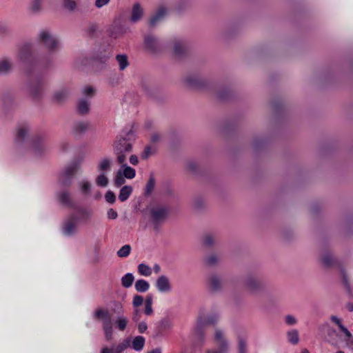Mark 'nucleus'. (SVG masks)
Returning a JSON list of instances; mask_svg holds the SVG:
<instances>
[{
    "label": "nucleus",
    "instance_id": "nucleus-36",
    "mask_svg": "<svg viewBox=\"0 0 353 353\" xmlns=\"http://www.w3.org/2000/svg\"><path fill=\"white\" fill-rule=\"evenodd\" d=\"M238 341V353H247V341L246 339L239 336L237 338Z\"/></svg>",
    "mask_w": 353,
    "mask_h": 353
},
{
    "label": "nucleus",
    "instance_id": "nucleus-64",
    "mask_svg": "<svg viewBox=\"0 0 353 353\" xmlns=\"http://www.w3.org/2000/svg\"><path fill=\"white\" fill-rule=\"evenodd\" d=\"M100 353H114V349L112 347L109 348L108 347H105L101 350Z\"/></svg>",
    "mask_w": 353,
    "mask_h": 353
},
{
    "label": "nucleus",
    "instance_id": "nucleus-18",
    "mask_svg": "<svg viewBox=\"0 0 353 353\" xmlns=\"http://www.w3.org/2000/svg\"><path fill=\"white\" fill-rule=\"evenodd\" d=\"M246 286L250 291L256 292L259 290L261 286V282L253 276L248 277L246 280Z\"/></svg>",
    "mask_w": 353,
    "mask_h": 353
},
{
    "label": "nucleus",
    "instance_id": "nucleus-10",
    "mask_svg": "<svg viewBox=\"0 0 353 353\" xmlns=\"http://www.w3.org/2000/svg\"><path fill=\"white\" fill-rule=\"evenodd\" d=\"M172 327L171 321L168 319L161 320L155 329V336H161Z\"/></svg>",
    "mask_w": 353,
    "mask_h": 353
},
{
    "label": "nucleus",
    "instance_id": "nucleus-7",
    "mask_svg": "<svg viewBox=\"0 0 353 353\" xmlns=\"http://www.w3.org/2000/svg\"><path fill=\"white\" fill-rule=\"evenodd\" d=\"M79 221L75 214H70L63 222L62 231L65 236H72L77 231Z\"/></svg>",
    "mask_w": 353,
    "mask_h": 353
},
{
    "label": "nucleus",
    "instance_id": "nucleus-59",
    "mask_svg": "<svg viewBox=\"0 0 353 353\" xmlns=\"http://www.w3.org/2000/svg\"><path fill=\"white\" fill-rule=\"evenodd\" d=\"M107 215L108 217L110 219H115L118 216L117 212L112 208L108 210Z\"/></svg>",
    "mask_w": 353,
    "mask_h": 353
},
{
    "label": "nucleus",
    "instance_id": "nucleus-27",
    "mask_svg": "<svg viewBox=\"0 0 353 353\" xmlns=\"http://www.w3.org/2000/svg\"><path fill=\"white\" fill-rule=\"evenodd\" d=\"M208 283L212 291H218L221 289V284L220 280L216 275H212L209 278Z\"/></svg>",
    "mask_w": 353,
    "mask_h": 353
},
{
    "label": "nucleus",
    "instance_id": "nucleus-53",
    "mask_svg": "<svg viewBox=\"0 0 353 353\" xmlns=\"http://www.w3.org/2000/svg\"><path fill=\"white\" fill-rule=\"evenodd\" d=\"M230 95V91L227 90H224L218 93V97L221 100H226L228 99Z\"/></svg>",
    "mask_w": 353,
    "mask_h": 353
},
{
    "label": "nucleus",
    "instance_id": "nucleus-33",
    "mask_svg": "<svg viewBox=\"0 0 353 353\" xmlns=\"http://www.w3.org/2000/svg\"><path fill=\"white\" fill-rule=\"evenodd\" d=\"M134 277L132 273H127L121 278V285L125 288L132 286Z\"/></svg>",
    "mask_w": 353,
    "mask_h": 353
},
{
    "label": "nucleus",
    "instance_id": "nucleus-15",
    "mask_svg": "<svg viewBox=\"0 0 353 353\" xmlns=\"http://www.w3.org/2000/svg\"><path fill=\"white\" fill-rule=\"evenodd\" d=\"M28 132V127L26 124H22L19 126L15 137V143L19 144L24 141Z\"/></svg>",
    "mask_w": 353,
    "mask_h": 353
},
{
    "label": "nucleus",
    "instance_id": "nucleus-52",
    "mask_svg": "<svg viewBox=\"0 0 353 353\" xmlns=\"http://www.w3.org/2000/svg\"><path fill=\"white\" fill-rule=\"evenodd\" d=\"M42 0H33L32 3V10L33 12H38L41 9Z\"/></svg>",
    "mask_w": 353,
    "mask_h": 353
},
{
    "label": "nucleus",
    "instance_id": "nucleus-57",
    "mask_svg": "<svg viewBox=\"0 0 353 353\" xmlns=\"http://www.w3.org/2000/svg\"><path fill=\"white\" fill-rule=\"evenodd\" d=\"M217 259L214 255H211L205 259V262L208 265H212L216 263Z\"/></svg>",
    "mask_w": 353,
    "mask_h": 353
},
{
    "label": "nucleus",
    "instance_id": "nucleus-38",
    "mask_svg": "<svg viewBox=\"0 0 353 353\" xmlns=\"http://www.w3.org/2000/svg\"><path fill=\"white\" fill-rule=\"evenodd\" d=\"M12 67V63L6 60L3 59L0 61V75L5 74L8 72Z\"/></svg>",
    "mask_w": 353,
    "mask_h": 353
},
{
    "label": "nucleus",
    "instance_id": "nucleus-2",
    "mask_svg": "<svg viewBox=\"0 0 353 353\" xmlns=\"http://www.w3.org/2000/svg\"><path fill=\"white\" fill-rule=\"evenodd\" d=\"M134 134L129 130L125 135H120L114 143V154L117 156V162L123 164L126 161L127 155L132 152V141Z\"/></svg>",
    "mask_w": 353,
    "mask_h": 353
},
{
    "label": "nucleus",
    "instance_id": "nucleus-1",
    "mask_svg": "<svg viewBox=\"0 0 353 353\" xmlns=\"http://www.w3.org/2000/svg\"><path fill=\"white\" fill-rule=\"evenodd\" d=\"M19 59L28 65V88L34 99H39L43 91L42 73L52 63L50 54L40 55L34 45L27 43L19 50Z\"/></svg>",
    "mask_w": 353,
    "mask_h": 353
},
{
    "label": "nucleus",
    "instance_id": "nucleus-61",
    "mask_svg": "<svg viewBox=\"0 0 353 353\" xmlns=\"http://www.w3.org/2000/svg\"><path fill=\"white\" fill-rule=\"evenodd\" d=\"M110 2V0H96L95 6L97 8H102Z\"/></svg>",
    "mask_w": 353,
    "mask_h": 353
},
{
    "label": "nucleus",
    "instance_id": "nucleus-39",
    "mask_svg": "<svg viewBox=\"0 0 353 353\" xmlns=\"http://www.w3.org/2000/svg\"><path fill=\"white\" fill-rule=\"evenodd\" d=\"M155 185V180L153 176H150L145 188V195L149 196L152 194Z\"/></svg>",
    "mask_w": 353,
    "mask_h": 353
},
{
    "label": "nucleus",
    "instance_id": "nucleus-23",
    "mask_svg": "<svg viewBox=\"0 0 353 353\" xmlns=\"http://www.w3.org/2000/svg\"><path fill=\"white\" fill-rule=\"evenodd\" d=\"M88 128V123L85 121H77L74 123L73 131L75 134H81Z\"/></svg>",
    "mask_w": 353,
    "mask_h": 353
},
{
    "label": "nucleus",
    "instance_id": "nucleus-32",
    "mask_svg": "<svg viewBox=\"0 0 353 353\" xmlns=\"http://www.w3.org/2000/svg\"><path fill=\"white\" fill-rule=\"evenodd\" d=\"M121 165L122 168H123V171L122 174L126 179H132L135 177L136 171L134 168L127 165L126 164H125V163Z\"/></svg>",
    "mask_w": 353,
    "mask_h": 353
},
{
    "label": "nucleus",
    "instance_id": "nucleus-25",
    "mask_svg": "<svg viewBox=\"0 0 353 353\" xmlns=\"http://www.w3.org/2000/svg\"><path fill=\"white\" fill-rule=\"evenodd\" d=\"M134 288L138 292H145L149 290L150 284L145 280L139 279L136 281Z\"/></svg>",
    "mask_w": 353,
    "mask_h": 353
},
{
    "label": "nucleus",
    "instance_id": "nucleus-6",
    "mask_svg": "<svg viewBox=\"0 0 353 353\" xmlns=\"http://www.w3.org/2000/svg\"><path fill=\"white\" fill-rule=\"evenodd\" d=\"M38 39L50 52L55 51L59 47L58 39L47 30L40 32Z\"/></svg>",
    "mask_w": 353,
    "mask_h": 353
},
{
    "label": "nucleus",
    "instance_id": "nucleus-46",
    "mask_svg": "<svg viewBox=\"0 0 353 353\" xmlns=\"http://www.w3.org/2000/svg\"><path fill=\"white\" fill-rule=\"evenodd\" d=\"M111 161L108 159H103L98 165V170L101 171L108 170L110 168Z\"/></svg>",
    "mask_w": 353,
    "mask_h": 353
},
{
    "label": "nucleus",
    "instance_id": "nucleus-4",
    "mask_svg": "<svg viewBox=\"0 0 353 353\" xmlns=\"http://www.w3.org/2000/svg\"><path fill=\"white\" fill-rule=\"evenodd\" d=\"M93 317L97 320H102V327L104 331L105 337L107 341H110L112 338V325L110 314L107 310L97 309L95 310Z\"/></svg>",
    "mask_w": 353,
    "mask_h": 353
},
{
    "label": "nucleus",
    "instance_id": "nucleus-41",
    "mask_svg": "<svg viewBox=\"0 0 353 353\" xmlns=\"http://www.w3.org/2000/svg\"><path fill=\"white\" fill-rule=\"evenodd\" d=\"M115 323H116V327L120 331H123L126 328L128 320L124 316H118L115 321Z\"/></svg>",
    "mask_w": 353,
    "mask_h": 353
},
{
    "label": "nucleus",
    "instance_id": "nucleus-47",
    "mask_svg": "<svg viewBox=\"0 0 353 353\" xmlns=\"http://www.w3.org/2000/svg\"><path fill=\"white\" fill-rule=\"evenodd\" d=\"M129 346V342L125 341L123 343H119L114 349V353H122Z\"/></svg>",
    "mask_w": 353,
    "mask_h": 353
},
{
    "label": "nucleus",
    "instance_id": "nucleus-37",
    "mask_svg": "<svg viewBox=\"0 0 353 353\" xmlns=\"http://www.w3.org/2000/svg\"><path fill=\"white\" fill-rule=\"evenodd\" d=\"M116 59L119 63V69L123 70L128 65V57L125 54H118Z\"/></svg>",
    "mask_w": 353,
    "mask_h": 353
},
{
    "label": "nucleus",
    "instance_id": "nucleus-21",
    "mask_svg": "<svg viewBox=\"0 0 353 353\" xmlns=\"http://www.w3.org/2000/svg\"><path fill=\"white\" fill-rule=\"evenodd\" d=\"M145 342V339L143 336H135L132 343V347L136 351H141L144 347Z\"/></svg>",
    "mask_w": 353,
    "mask_h": 353
},
{
    "label": "nucleus",
    "instance_id": "nucleus-29",
    "mask_svg": "<svg viewBox=\"0 0 353 353\" xmlns=\"http://www.w3.org/2000/svg\"><path fill=\"white\" fill-rule=\"evenodd\" d=\"M144 314L147 316H150L153 314L152 309V296L151 294H148L145 299V307H144Z\"/></svg>",
    "mask_w": 353,
    "mask_h": 353
},
{
    "label": "nucleus",
    "instance_id": "nucleus-8",
    "mask_svg": "<svg viewBox=\"0 0 353 353\" xmlns=\"http://www.w3.org/2000/svg\"><path fill=\"white\" fill-rule=\"evenodd\" d=\"M214 341L219 346L218 351L207 350V353H226L228 348V343L223 336L221 330H217L214 335Z\"/></svg>",
    "mask_w": 353,
    "mask_h": 353
},
{
    "label": "nucleus",
    "instance_id": "nucleus-48",
    "mask_svg": "<svg viewBox=\"0 0 353 353\" xmlns=\"http://www.w3.org/2000/svg\"><path fill=\"white\" fill-rule=\"evenodd\" d=\"M90 188L91 184L88 181H82L81 183V190L84 195H87L89 193Z\"/></svg>",
    "mask_w": 353,
    "mask_h": 353
},
{
    "label": "nucleus",
    "instance_id": "nucleus-44",
    "mask_svg": "<svg viewBox=\"0 0 353 353\" xmlns=\"http://www.w3.org/2000/svg\"><path fill=\"white\" fill-rule=\"evenodd\" d=\"M63 6L69 11H73L77 8V2L74 0H63Z\"/></svg>",
    "mask_w": 353,
    "mask_h": 353
},
{
    "label": "nucleus",
    "instance_id": "nucleus-40",
    "mask_svg": "<svg viewBox=\"0 0 353 353\" xmlns=\"http://www.w3.org/2000/svg\"><path fill=\"white\" fill-rule=\"evenodd\" d=\"M138 272L141 275L145 276H149L152 274L151 268L144 263H141L138 265Z\"/></svg>",
    "mask_w": 353,
    "mask_h": 353
},
{
    "label": "nucleus",
    "instance_id": "nucleus-51",
    "mask_svg": "<svg viewBox=\"0 0 353 353\" xmlns=\"http://www.w3.org/2000/svg\"><path fill=\"white\" fill-rule=\"evenodd\" d=\"M105 199L108 203H114L116 200V196L113 192L109 190L105 193Z\"/></svg>",
    "mask_w": 353,
    "mask_h": 353
},
{
    "label": "nucleus",
    "instance_id": "nucleus-31",
    "mask_svg": "<svg viewBox=\"0 0 353 353\" xmlns=\"http://www.w3.org/2000/svg\"><path fill=\"white\" fill-rule=\"evenodd\" d=\"M110 56L111 52L110 48H108V50H104L103 52H101L100 54H97V56L94 57L93 60L100 63H105L108 60Z\"/></svg>",
    "mask_w": 353,
    "mask_h": 353
},
{
    "label": "nucleus",
    "instance_id": "nucleus-34",
    "mask_svg": "<svg viewBox=\"0 0 353 353\" xmlns=\"http://www.w3.org/2000/svg\"><path fill=\"white\" fill-rule=\"evenodd\" d=\"M288 341L293 344L296 345L299 341V332L296 330H292L287 333Z\"/></svg>",
    "mask_w": 353,
    "mask_h": 353
},
{
    "label": "nucleus",
    "instance_id": "nucleus-55",
    "mask_svg": "<svg viewBox=\"0 0 353 353\" xmlns=\"http://www.w3.org/2000/svg\"><path fill=\"white\" fill-rule=\"evenodd\" d=\"M148 329L147 323L145 321H141L138 324V331L139 333H144Z\"/></svg>",
    "mask_w": 353,
    "mask_h": 353
},
{
    "label": "nucleus",
    "instance_id": "nucleus-62",
    "mask_svg": "<svg viewBox=\"0 0 353 353\" xmlns=\"http://www.w3.org/2000/svg\"><path fill=\"white\" fill-rule=\"evenodd\" d=\"M97 29V26L96 25L92 24L88 28V32L90 37L94 35V33L96 32Z\"/></svg>",
    "mask_w": 353,
    "mask_h": 353
},
{
    "label": "nucleus",
    "instance_id": "nucleus-11",
    "mask_svg": "<svg viewBox=\"0 0 353 353\" xmlns=\"http://www.w3.org/2000/svg\"><path fill=\"white\" fill-rule=\"evenodd\" d=\"M332 322L334 323L344 334L345 337L346 343L347 345H351L353 343V337L350 332L342 324L341 320L336 316H332Z\"/></svg>",
    "mask_w": 353,
    "mask_h": 353
},
{
    "label": "nucleus",
    "instance_id": "nucleus-20",
    "mask_svg": "<svg viewBox=\"0 0 353 353\" xmlns=\"http://www.w3.org/2000/svg\"><path fill=\"white\" fill-rule=\"evenodd\" d=\"M166 13L165 8H160L157 12L150 18L149 24L150 26H154L157 21L161 20Z\"/></svg>",
    "mask_w": 353,
    "mask_h": 353
},
{
    "label": "nucleus",
    "instance_id": "nucleus-30",
    "mask_svg": "<svg viewBox=\"0 0 353 353\" xmlns=\"http://www.w3.org/2000/svg\"><path fill=\"white\" fill-rule=\"evenodd\" d=\"M77 110L81 114H85L89 112V103L86 99H81L79 101Z\"/></svg>",
    "mask_w": 353,
    "mask_h": 353
},
{
    "label": "nucleus",
    "instance_id": "nucleus-50",
    "mask_svg": "<svg viewBox=\"0 0 353 353\" xmlns=\"http://www.w3.org/2000/svg\"><path fill=\"white\" fill-rule=\"evenodd\" d=\"M153 153L152 149L150 145H147L144 148L141 157L142 159H147Z\"/></svg>",
    "mask_w": 353,
    "mask_h": 353
},
{
    "label": "nucleus",
    "instance_id": "nucleus-58",
    "mask_svg": "<svg viewBox=\"0 0 353 353\" xmlns=\"http://www.w3.org/2000/svg\"><path fill=\"white\" fill-rule=\"evenodd\" d=\"M83 93L85 94V95H87V96H90V97H92L94 95V90L93 89L92 87L91 86H88L86 87L83 91Z\"/></svg>",
    "mask_w": 353,
    "mask_h": 353
},
{
    "label": "nucleus",
    "instance_id": "nucleus-26",
    "mask_svg": "<svg viewBox=\"0 0 353 353\" xmlns=\"http://www.w3.org/2000/svg\"><path fill=\"white\" fill-rule=\"evenodd\" d=\"M132 192V188L131 186L125 185L122 187L119 194V199L122 202L126 201L131 194Z\"/></svg>",
    "mask_w": 353,
    "mask_h": 353
},
{
    "label": "nucleus",
    "instance_id": "nucleus-13",
    "mask_svg": "<svg viewBox=\"0 0 353 353\" xmlns=\"http://www.w3.org/2000/svg\"><path fill=\"white\" fill-rule=\"evenodd\" d=\"M59 201L63 205L73 208H75V205L71 199L70 192L67 191H63L57 194Z\"/></svg>",
    "mask_w": 353,
    "mask_h": 353
},
{
    "label": "nucleus",
    "instance_id": "nucleus-5",
    "mask_svg": "<svg viewBox=\"0 0 353 353\" xmlns=\"http://www.w3.org/2000/svg\"><path fill=\"white\" fill-rule=\"evenodd\" d=\"M81 165V160H77L66 166L59 176V183L63 186H69L72 183L74 175L80 169Z\"/></svg>",
    "mask_w": 353,
    "mask_h": 353
},
{
    "label": "nucleus",
    "instance_id": "nucleus-16",
    "mask_svg": "<svg viewBox=\"0 0 353 353\" xmlns=\"http://www.w3.org/2000/svg\"><path fill=\"white\" fill-rule=\"evenodd\" d=\"M92 214V211L84 208H76L75 214L77 216L79 223L87 221Z\"/></svg>",
    "mask_w": 353,
    "mask_h": 353
},
{
    "label": "nucleus",
    "instance_id": "nucleus-60",
    "mask_svg": "<svg viewBox=\"0 0 353 353\" xmlns=\"http://www.w3.org/2000/svg\"><path fill=\"white\" fill-rule=\"evenodd\" d=\"M141 318V312L138 309H134V312H133V315H132V320L134 322H137L139 321Z\"/></svg>",
    "mask_w": 353,
    "mask_h": 353
},
{
    "label": "nucleus",
    "instance_id": "nucleus-3",
    "mask_svg": "<svg viewBox=\"0 0 353 353\" xmlns=\"http://www.w3.org/2000/svg\"><path fill=\"white\" fill-rule=\"evenodd\" d=\"M219 321V316L217 314H212L209 316L199 315L196 325L194 330L195 335L196 345L201 346L205 341V329L207 325H215Z\"/></svg>",
    "mask_w": 353,
    "mask_h": 353
},
{
    "label": "nucleus",
    "instance_id": "nucleus-14",
    "mask_svg": "<svg viewBox=\"0 0 353 353\" xmlns=\"http://www.w3.org/2000/svg\"><path fill=\"white\" fill-rule=\"evenodd\" d=\"M185 83L188 86L194 88H202L205 86V82L195 76H189L185 78Z\"/></svg>",
    "mask_w": 353,
    "mask_h": 353
},
{
    "label": "nucleus",
    "instance_id": "nucleus-63",
    "mask_svg": "<svg viewBox=\"0 0 353 353\" xmlns=\"http://www.w3.org/2000/svg\"><path fill=\"white\" fill-rule=\"evenodd\" d=\"M130 162L131 164L136 165L139 163L138 157L134 154H132L130 157Z\"/></svg>",
    "mask_w": 353,
    "mask_h": 353
},
{
    "label": "nucleus",
    "instance_id": "nucleus-28",
    "mask_svg": "<svg viewBox=\"0 0 353 353\" xmlns=\"http://www.w3.org/2000/svg\"><path fill=\"white\" fill-rule=\"evenodd\" d=\"M32 148L36 153L41 154L43 150V142L41 137L39 136L32 141Z\"/></svg>",
    "mask_w": 353,
    "mask_h": 353
},
{
    "label": "nucleus",
    "instance_id": "nucleus-22",
    "mask_svg": "<svg viewBox=\"0 0 353 353\" xmlns=\"http://www.w3.org/2000/svg\"><path fill=\"white\" fill-rule=\"evenodd\" d=\"M144 42L145 47L152 52H155L157 50V41L151 35L145 37Z\"/></svg>",
    "mask_w": 353,
    "mask_h": 353
},
{
    "label": "nucleus",
    "instance_id": "nucleus-49",
    "mask_svg": "<svg viewBox=\"0 0 353 353\" xmlns=\"http://www.w3.org/2000/svg\"><path fill=\"white\" fill-rule=\"evenodd\" d=\"M143 298L141 295L136 294L133 297L132 305L134 307H138L143 304Z\"/></svg>",
    "mask_w": 353,
    "mask_h": 353
},
{
    "label": "nucleus",
    "instance_id": "nucleus-24",
    "mask_svg": "<svg viewBox=\"0 0 353 353\" xmlns=\"http://www.w3.org/2000/svg\"><path fill=\"white\" fill-rule=\"evenodd\" d=\"M186 51V47L183 42L177 41L174 43V53L176 56L181 57Z\"/></svg>",
    "mask_w": 353,
    "mask_h": 353
},
{
    "label": "nucleus",
    "instance_id": "nucleus-54",
    "mask_svg": "<svg viewBox=\"0 0 353 353\" xmlns=\"http://www.w3.org/2000/svg\"><path fill=\"white\" fill-rule=\"evenodd\" d=\"M214 243L213 237L211 235H206L203 239V244L206 246H211Z\"/></svg>",
    "mask_w": 353,
    "mask_h": 353
},
{
    "label": "nucleus",
    "instance_id": "nucleus-45",
    "mask_svg": "<svg viewBox=\"0 0 353 353\" xmlns=\"http://www.w3.org/2000/svg\"><path fill=\"white\" fill-rule=\"evenodd\" d=\"M96 183L98 186L105 187L108 183V179L104 174H101L97 177Z\"/></svg>",
    "mask_w": 353,
    "mask_h": 353
},
{
    "label": "nucleus",
    "instance_id": "nucleus-9",
    "mask_svg": "<svg viewBox=\"0 0 353 353\" xmlns=\"http://www.w3.org/2000/svg\"><path fill=\"white\" fill-rule=\"evenodd\" d=\"M168 214L166 208L162 207L153 208L150 210V215L154 223L157 224L164 220Z\"/></svg>",
    "mask_w": 353,
    "mask_h": 353
},
{
    "label": "nucleus",
    "instance_id": "nucleus-42",
    "mask_svg": "<svg viewBox=\"0 0 353 353\" xmlns=\"http://www.w3.org/2000/svg\"><path fill=\"white\" fill-rule=\"evenodd\" d=\"M131 251V247L130 245H125L122 246L117 252V255L119 257L124 258L127 257Z\"/></svg>",
    "mask_w": 353,
    "mask_h": 353
},
{
    "label": "nucleus",
    "instance_id": "nucleus-12",
    "mask_svg": "<svg viewBox=\"0 0 353 353\" xmlns=\"http://www.w3.org/2000/svg\"><path fill=\"white\" fill-rule=\"evenodd\" d=\"M156 288L161 292H167L171 290L170 281L164 275H161L157 279Z\"/></svg>",
    "mask_w": 353,
    "mask_h": 353
},
{
    "label": "nucleus",
    "instance_id": "nucleus-56",
    "mask_svg": "<svg viewBox=\"0 0 353 353\" xmlns=\"http://www.w3.org/2000/svg\"><path fill=\"white\" fill-rule=\"evenodd\" d=\"M285 323L289 325H292L296 323V320L293 316L287 315L285 316Z\"/></svg>",
    "mask_w": 353,
    "mask_h": 353
},
{
    "label": "nucleus",
    "instance_id": "nucleus-19",
    "mask_svg": "<svg viewBox=\"0 0 353 353\" xmlns=\"http://www.w3.org/2000/svg\"><path fill=\"white\" fill-rule=\"evenodd\" d=\"M143 9L141 8L139 3H135L132 10V14L130 20L133 23H136L139 21L143 15Z\"/></svg>",
    "mask_w": 353,
    "mask_h": 353
},
{
    "label": "nucleus",
    "instance_id": "nucleus-35",
    "mask_svg": "<svg viewBox=\"0 0 353 353\" xmlns=\"http://www.w3.org/2000/svg\"><path fill=\"white\" fill-rule=\"evenodd\" d=\"M69 95V92L67 89H61L56 92L54 94V100L57 102H62Z\"/></svg>",
    "mask_w": 353,
    "mask_h": 353
},
{
    "label": "nucleus",
    "instance_id": "nucleus-43",
    "mask_svg": "<svg viewBox=\"0 0 353 353\" xmlns=\"http://www.w3.org/2000/svg\"><path fill=\"white\" fill-rule=\"evenodd\" d=\"M125 176L122 174V172L121 170H119L115 176L114 178V184L116 186L119 187L121 186L123 184L125 183Z\"/></svg>",
    "mask_w": 353,
    "mask_h": 353
},
{
    "label": "nucleus",
    "instance_id": "nucleus-17",
    "mask_svg": "<svg viewBox=\"0 0 353 353\" xmlns=\"http://www.w3.org/2000/svg\"><path fill=\"white\" fill-rule=\"evenodd\" d=\"M320 262L324 268H330L331 267V253L329 250H322Z\"/></svg>",
    "mask_w": 353,
    "mask_h": 353
}]
</instances>
